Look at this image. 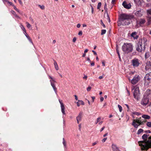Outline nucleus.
I'll return each mask as SVG.
<instances>
[{"mask_svg": "<svg viewBox=\"0 0 151 151\" xmlns=\"http://www.w3.org/2000/svg\"><path fill=\"white\" fill-rule=\"evenodd\" d=\"M135 72V71H131L130 73L129 74L130 75H133L134 74V73Z\"/></svg>", "mask_w": 151, "mask_h": 151, "instance_id": "nucleus-44", "label": "nucleus"}, {"mask_svg": "<svg viewBox=\"0 0 151 151\" xmlns=\"http://www.w3.org/2000/svg\"><path fill=\"white\" fill-rule=\"evenodd\" d=\"M104 9L105 10L106 12H107V4L106 3H105L104 5Z\"/></svg>", "mask_w": 151, "mask_h": 151, "instance_id": "nucleus-28", "label": "nucleus"}, {"mask_svg": "<svg viewBox=\"0 0 151 151\" xmlns=\"http://www.w3.org/2000/svg\"><path fill=\"white\" fill-rule=\"evenodd\" d=\"M143 131V130L142 129H140L138 130L137 134H140L141 132H142Z\"/></svg>", "mask_w": 151, "mask_h": 151, "instance_id": "nucleus-24", "label": "nucleus"}, {"mask_svg": "<svg viewBox=\"0 0 151 151\" xmlns=\"http://www.w3.org/2000/svg\"><path fill=\"white\" fill-rule=\"evenodd\" d=\"M91 87L88 86L87 89V91H89L91 90Z\"/></svg>", "mask_w": 151, "mask_h": 151, "instance_id": "nucleus-42", "label": "nucleus"}, {"mask_svg": "<svg viewBox=\"0 0 151 151\" xmlns=\"http://www.w3.org/2000/svg\"><path fill=\"white\" fill-rule=\"evenodd\" d=\"M106 32V30L105 29H102L101 30V35H103L105 34Z\"/></svg>", "mask_w": 151, "mask_h": 151, "instance_id": "nucleus-29", "label": "nucleus"}, {"mask_svg": "<svg viewBox=\"0 0 151 151\" xmlns=\"http://www.w3.org/2000/svg\"><path fill=\"white\" fill-rule=\"evenodd\" d=\"M103 78V76H100L99 77V79H101Z\"/></svg>", "mask_w": 151, "mask_h": 151, "instance_id": "nucleus-64", "label": "nucleus"}, {"mask_svg": "<svg viewBox=\"0 0 151 151\" xmlns=\"http://www.w3.org/2000/svg\"><path fill=\"white\" fill-rule=\"evenodd\" d=\"M82 35V31H80L78 33L79 35Z\"/></svg>", "mask_w": 151, "mask_h": 151, "instance_id": "nucleus-47", "label": "nucleus"}, {"mask_svg": "<svg viewBox=\"0 0 151 151\" xmlns=\"http://www.w3.org/2000/svg\"><path fill=\"white\" fill-rule=\"evenodd\" d=\"M101 5V2H99L98 4L97 8L98 9H100Z\"/></svg>", "mask_w": 151, "mask_h": 151, "instance_id": "nucleus-26", "label": "nucleus"}, {"mask_svg": "<svg viewBox=\"0 0 151 151\" xmlns=\"http://www.w3.org/2000/svg\"><path fill=\"white\" fill-rule=\"evenodd\" d=\"M147 12L150 14L151 15V9H148L147 10Z\"/></svg>", "mask_w": 151, "mask_h": 151, "instance_id": "nucleus-41", "label": "nucleus"}, {"mask_svg": "<svg viewBox=\"0 0 151 151\" xmlns=\"http://www.w3.org/2000/svg\"><path fill=\"white\" fill-rule=\"evenodd\" d=\"M142 138L143 140L138 142L139 146L141 147L142 150L147 151L149 149L151 148V137H149L147 139V135L144 134L142 135Z\"/></svg>", "mask_w": 151, "mask_h": 151, "instance_id": "nucleus-2", "label": "nucleus"}, {"mask_svg": "<svg viewBox=\"0 0 151 151\" xmlns=\"http://www.w3.org/2000/svg\"><path fill=\"white\" fill-rule=\"evenodd\" d=\"M146 21L144 18H140L137 21V24L140 26L142 27L145 23Z\"/></svg>", "mask_w": 151, "mask_h": 151, "instance_id": "nucleus-9", "label": "nucleus"}, {"mask_svg": "<svg viewBox=\"0 0 151 151\" xmlns=\"http://www.w3.org/2000/svg\"><path fill=\"white\" fill-rule=\"evenodd\" d=\"M87 78V76H85L84 77H83V79H86Z\"/></svg>", "mask_w": 151, "mask_h": 151, "instance_id": "nucleus-59", "label": "nucleus"}, {"mask_svg": "<svg viewBox=\"0 0 151 151\" xmlns=\"http://www.w3.org/2000/svg\"><path fill=\"white\" fill-rule=\"evenodd\" d=\"M139 122V121L138 120V119L136 120L134 119L133 121L132 125L135 128H137L139 125L136 124V123H138Z\"/></svg>", "mask_w": 151, "mask_h": 151, "instance_id": "nucleus-13", "label": "nucleus"}, {"mask_svg": "<svg viewBox=\"0 0 151 151\" xmlns=\"http://www.w3.org/2000/svg\"><path fill=\"white\" fill-rule=\"evenodd\" d=\"M12 13L13 14H14L15 16L16 17H17V18L19 17L16 14L15 12H14V11H12Z\"/></svg>", "mask_w": 151, "mask_h": 151, "instance_id": "nucleus-30", "label": "nucleus"}, {"mask_svg": "<svg viewBox=\"0 0 151 151\" xmlns=\"http://www.w3.org/2000/svg\"><path fill=\"white\" fill-rule=\"evenodd\" d=\"M144 12L142 9H139L134 14L137 17H140L143 16Z\"/></svg>", "mask_w": 151, "mask_h": 151, "instance_id": "nucleus-8", "label": "nucleus"}, {"mask_svg": "<svg viewBox=\"0 0 151 151\" xmlns=\"http://www.w3.org/2000/svg\"><path fill=\"white\" fill-rule=\"evenodd\" d=\"M107 138L106 137L104 138L102 140V142H104L106 141V140L107 139Z\"/></svg>", "mask_w": 151, "mask_h": 151, "instance_id": "nucleus-45", "label": "nucleus"}, {"mask_svg": "<svg viewBox=\"0 0 151 151\" xmlns=\"http://www.w3.org/2000/svg\"><path fill=\"white\" fill-rule=\"evenodd\" d=\"M150 56L149 53V52H146L145 55V57L146 58H147Z\"/></svg>", "mask_w": 151, "mask_h": 151, "instance_id": "nucleus-25", "label": "nucleus"}, {"mask_svg": "<svg viewBox=\"0 0 151 151\" xmlns=\"http://www.w3.org/2000/svg\"><path fill=\"white\" fill-rule=\"evenodd\" d=\"M133 96L134 98L138 100L140 98V93L139 88H136L133 91Z\"/></svg>", "mask_w": 151, "mask_h": 151, "instance_id": "nucleus-7", "label": "nucleus"}, {"mask_svg": "<svg viewBox=\"0 0 151 151\" xmlns=\"http://www.w3.org/2000/svg\"><path fill=\"white\" fill-rule=\"evenodd\" d=\"M147 126L149 127H151V122H147L146 124Z\"/></svg>", "mask_w": 151, "mask_h": 151, "instance_id": "nucleus-27", "label": "nucleus"}, {"mask_svg": "<svg viewBox=\"0 0 151 151\" xmlns=\"http://www.w3.org/2000/svg\"><path fill=\"white\" fill-rule=\"evenodd\" d=\"M147 66H151V62L150 61H148L147 63Z\"/></svg>", "mask_w": 151, "mask_h": 151, "instance_id": "nucleus-36", "label": "nucleus"}, {"mask_svg": "<svg viewBox=\"0 0 151 151\" xmlns=\"http://www.w3.org/2000/svg\"><path fill=\"white\" fill-rule=\"evenodd\" d=\"M22 30L24 31V32H25V34H26V30H25L24 27L23 25H22Z\"/></svg>", "mask_w": 151, "mask_h": 151, "instance_id": "nucleus-35", "label": "nucleus"}, {"mask_svg": "<svg viewBox=\"0 0 151 151\" xmlns=\"http://www.w3.org/2000/svg\"><path fill=\"white\" fill-rule=\"evenodd\" d=\"M88 51V50L87 49H86L84 51V53H86V52H87Z\"/></svg>", "mask_w": 151, "mask_h": 151, "instance_id": "nucleus-62", "label": "nucleus"}, {"mask_svg": "<svg viewBox=\"0 0 151 151\" xmlns=\"http://www.w3.org/2000/svg\"><path fill=\"white\" fill-rule=\"evenodd\" d=\"M125 105L126 106L127 108H128L127 111H128L129 109V106L128 105H127V104H125Z\"/></svg>", "mask_w": 151, "mask_h": 151, "instance_id": "nucleus-58", "label": "nucleus"}, {"mask_svg": "<svg viewBox=\"0 0 151 151\" xmlns=\"http://www.w3.org/2000/svg\"><path fill=\"white\" fill-rule=\"evenodd\" d=\"M151 93L149 89L147 90L145 93V95L144 96L141 102V104L143 106H146L149 101V97L150 96Z\"/></svg>", "mask_w": 151, "mask_h": 151, "instance_id": "nucleus-4", "label": "nucleus"}, {"mask_svg": "<svg viewBox=\"0 0 151 151\" xmlns=\"http://www.w3.org/2000/svg\"><path fill=\"white\" fill-rule=\"evenodd\" d=\"M92 52L95 55H97V54L96 52L94 51V50H93L92 51Z\"/></svg>", "mask_w": 151, "mask_h": 151, "instance_id": "nucleus-60", "label": "nucleus"}, {"mask_svg": "<svg viewBox=\"0 0 151 151\" xmlns=\"http://www.w3.org/2000/svg\"><path fill=\"white\" fill-rule=\"evenodd\" d=\"M26 24H27V27L28 28H29L31 27V25L29 23H28V22H26Z\"/></svg>", "mask_w": 151, "mask_h": 151, "instance_id": "nucleus-31", "label": "nucleus"}, {"mask_svg": "<svg viewBox=\"0 0 151 151\" xmlns=\"http://www.w3.org/2000/svg\"><path fill=\"white\" fill-rule=\"evenodd\" d=\"M139 78L138 75H136L131 80V83L133 85L136 84L139 81Z\"/></svg>", "mask_w": 151, "mask_h": 151, "instance_id": "nucleus-11", "label": "nucleus"}, {"mask_svg": "<svg viewBox=\"0 0 151 151\" xmlns=\"http://www.w3.org/2000/svg\"><path fill=\"white\" fill-rule=\"evenodd\" d=\"M56 70H58L59 69V67H55Z\"/></svg>", "mask_w": 151, "mask_h": 151, "instance_id": "nucleus-61", "label": "nucleus"}, {"mask_svg": "<svg viewBox=\"0 0 151 151\" xmlns=\"http://www.w3.org/2000/svg\"><path fill=\"white\" fill-rule=\"evenodd\" d=\"M118 48H119L118 46L117 45H116V52H117V54L118 55V56H119V58H120V56L119 50H118Z\"/></svg>", "mask_w": 151, "mask_h": 151, "instance_id": "nucleus-21", "label": "nucleus"}, {"mask_svg": "<svg viewBox=\"0 0 151 151\" xmlns=\"http://www.w3.org/2000/svg\"><path fill=\"white\" fill-rule=\"evenodd\" d=\"M134 18L133 15H128L125 13L121 14L119 17L118 25L120 26L122 25L123 26L129 25L130 23V20Z\"/></svg>", "mask_w": 151, "mask_h": 151, "instance_id": "nucleus-1", "label": "nucleus"}, {"mask_svg": "<svg viewBox=\"0 0 151 151\" xmlns=\"http://www.w3.org/2000/svg\"><path fill=\"white\" fill-rule=\"evenodd\" d=\"M91 13L93 14V8L91 5Z\"/></svg>", "mask_w": 151, "mask_h": 151, "instance_id": "nucleus-43", "label": "nucleus"}, {"mask_svg": "<svg viewBox=\"0 0 151 151\" xmlns=\"http://www.w3.org/2000/svg\"><path fill=\"white\" fill-rule=\"evenodd\" d=\"M118 108H119V111L120 112H121L122 110V107L119 105H118Z\"/></svg>", "mask_w": 151, "mask_h": 151, "instance_id": "nucleus-34", "label": "nucleus"}, {"mask_svg": "<svg viewBox=\"0 0 151 151\" xmlns=\"http://www.w3.org/2000/svg\"><path fill=\"white\" fill-rule=\"evenodd\" d=\"M105 61H102V63L103 65L105 66Z\"/></svg>", "mask_w": 151, "mask_h": 151, "instance_id": "nucleus-57", "label": "nucleus"}, {"mask_svg": "<svg viewBox=\"0 0 151 151\" xmlns=\"http://www.w3.org/2000/svg\"><path fill=\"white\" fill-rule=\"evenodd\" d=\"M76 37H74L73 38V42H75L76 41Z\"/></svg>", "mask_w": 151, "mask_h": 151, "instance_id": "nucleus-48", "label": "nucleus"}, {"mask_svg": "<svg viewBox=\"0 0 151 151\" xmlns=\"http://www.w3.org/2000/svg\"><path fill=\"white\" fill-rule=\"evenodd\" d=\"M142 117L146 119H150V116L146 114H144L142 116Z\"/></svg>", "mask_w": 151, "mask_h": 151, "instance_id": "nucleus-18", "label": "nucleus"}, {"mask_svg": "<svg viewBox=\"0 0 151 151\" xmlns=\"http://www.w3.org/2000/svg\"><path fill=\"white\" fill-rule=\"evenodd\" d=\"M54 65L55 66H56L58 65L57 63L56 62V61H54Z\"/></svg>", "mask_w": 151, "mask_h": 151, "instance_id": "nucleus-53", "label": "nucleus"}, {"mask_svg": "<svg viewBox=\"0 0 151 151\" xmlns=\"http://www.w3.org/2000/svg\"><path fill=\"white\" fill-rule=\"evenodd\" d=\"M145 133H151V132L150 130H147L145 131Z\"/></svg>", "mask_w": 151, "mask_h": 151, "instance_id": "nucleus-50", "label": "nucleus"}, {"mask_svg": "<svg viewBox=\"0 0 151 151\" xmlns=\"http://www.w3.org/2000/svg\"><path fill=\"white\" fill-rule=\"evenodd\" d=\"M100 21L101 22V24L104 27H105V26L102 20H101Z\"/></svg>", "mask_w": 151, "mask_h": 151, "instance_id": "nucleus-38", "label": "nucleus"}, {"mask_svg": "<svg viewBox=\"0 0 151 151\" xmlns=\"http://www.w3.org/2000/svg\"><path fill=\"white\" fill-rule=\"evenodd\" d=\"M74 96L75 97V99L76 100H78V97H77V96L76 95H74Z\"/></svg>", "mask_w": 151, "mask_h": 151, "instance_id": "nucleus-56", "label": "nucleus"}, {"mask_svg": "<svg viewBox=\"0 0 151 151\" xmlns=\"http://www.w3.org/2000/svg\"><path fill=\"white\" fill-rule=\"evenodd\" d=\"M91 98L92 99V100H93V101H92V102H94V100L95 99V97L94 96H92L91 97Z\"/></svg>", "mask_w": 151, "mask_h": 151, "instance_id": "nucleus-55", "label": "nucleus"}, {"mask_svg": "<svg viewBox=\"0 0 151 151\" xmlns=\"http://www.w3.org/2000/svg\"><path fill=\"white\" fill-rule=\"evenodd\" d=\"M134 1L138 5L140 4L141 3L140 0H134Z\"/></svg>", "mask_w": 151, "mask_h": 151, "instance_id": "nucleus-23", "label": "nucleus"}, {"mask_svg": "<svg viewBox=\"0 0 151 151\" xmlns=\"http://www.w3.org/2000/svg\"><path fill=\"white\" fill-rule=\"evenodd\" d=\"M63 145L64 147L65 148H66L67 146H66V141H65L64 138H63Z\"/></svg>", "mask_w": 151, "mask_h": 151, "instance_id": "nucleus-20", "label": "nucleus"}, {"mask_svg": "<svg viewBox=\"0 0 151 151\" xmlns=\"http://www.w3.org/2000/svg\"><path fill=\"white\" fill-rule=\"evenodd\" d=\"M77 105L78 106H80V104H79L78 101L77 102Z\"/></svg>", "mask_w": 151, "mask_h": 151, "instance_id": "nucleus-63", "label": "nucleus"}, {"mask_svg": "<svg viewBox=\"0 0 151 151\" xmlns=\"http://www.w3.org/2000/svg\"><path fill=\"white\" fill-rule=\"evenodd\" d=\"M25 36H26V37H27L28 38V39L29 40V41L31 42L32 43V41L31 40V38H30V37H29V36L27 35V33H26V34H25Z\"/></svg>", "mask_w": 151, "mask_h": 151, "instance_id": "nucleus-22", "label": "nucleus"}, {"mask_svg": "<svg viewBox=\"0 0 151 151\" xmlns=\"http://www.w3.org/2000/svg\"><path fill=\"white\" fill-rule=\"evenodd\" d=\"M144 81L145 83L148 85L151 83V73L147 74L144 78Z\"/></svg>", "mask_w": 151, "mask_h": 151, "instance_id": "nucleus-6", "label": "nucleus"}, {"mask_svg": "<svg viewBox=\"0 0 151 151\" xmlns=\"http://www.w3.org/2000/svg\"><path fill=\"white\" fill-rule=\"evenodd\" d=\"M82 115V112H80L79 113L78 115L76 117L77 122V123L78 124L79 123V121L81 120Z\"/></svg>", "mask_w": 151, "mask_h": 151, "instance_id": "nucleus-15", "label": "nucleus"}, {"mask_svg": "<svg viewBox=\"0 0 151 151\" xmlns=\"http://www.w3.org/2000/svg\"><path fill=\"white\" fill-rule=\"evenodd\" d=\"M59 101L60 104L61 111L62 113L64 115H65V107L64 106L63 103L62 102L61 100H60V99H59Z\"/></svg>", "mask_w": 151, "mask_h": 151, "instance_id": "nucleus-12", "label": "nucleus"}, {"mask_svg": "<svg viewBox=\"0 0 151 151\" xmlns=\"http://www.w3.org/2000/svg\"><path fill=\"white\" fill-rule=\"evenodd\" d=\"M147 40L145 38L139 39L136 47L137 51L141 52L142 51L145 50V46L147 45Z\"/></svg>", "mask_w": 151, "mask_h": 151, "instance_id": "nucleus-3", "label": "nucleus"}, {"mask_svg": "<svg viewBox=\"0 0 151 151\" xmlns=\"http://www.w3.org/2000/svg\"><path fill=\"white\" fill-rule=\"evenodd\" d=\"M132 114H135L137 115H139L140 114V113L136 112H134L132 113Z\"/></svg>", "mask_w": 151, "mask_h": 151, "instance_id": "nucleus-32", "label": "nucleus"}, {"mask_svg": "<svg viewBox=\"0 0 151 151\" xmlns=\"http://www.w3.org/2000/svg\"><path fill=\"white\" fill-rule=\"evenodd\" d=\"M139 60L137 58H134L132 60V62L133 66H138L139 64Z\"/></svg>", "mask_w": 151, "mask_h": 151, "instance_id": "nucleus-10", "label": "nucleus"}, {"mask_svg": "<svg viewBox=\"0 0 151 151\" xmlns=\"http://www.w3.org/2000/svg\"><path fill=\"white\" fill-rule=\"evenodd\" d=\"M39 6H40V8L42 9H44L45 8V7L44 6H43V5H42V6L40 5H39Z\"/></svg>", "mask_w": 151, "mask_h": 151, "instance_id": "nucleus-46", "label": "nucleus"}, {"mask_svg": "<svg viewBox=\"0 0 151 151\" xmlns=\"http://www.w3.org/2000/svg\"><path fill=\"white\" fill-rule=\"evenodd\" d=\"M50 81L51 83V86H52V88H53V89L55 92L57 94V88L55 87L54 83L53 82H52L51 80H50Z\"/></svg>", "mask_w": 151, "mask_h": 151, "instance_id": "nucleus-16", "label": "nucleus"}, {"mask_svg": "<svg viewBox=\"0 0 151 151\" xmlns=\"http://www.w3.org/2000/svg\"><path fill=\"white\" fill-rule=\"evenodd\" d=\"M122 5L125 8L127 9H130L131 6L130 4H127L125 1L123 2Z\"/></svg>", "mask_w": 151, "mask_h": 151, "instance_id": "nucleus-14", "label": "nucleus"}, {"mask_svg": "<svg viewBox=\"0 0 151 151\" xmlns=\"http://www.w3.org/2000/svg\"><path fill=\"white\" fill-rule=\"evenodd\" d=\"M104 99V98L103 97H101L100 98V101L101 102H102Z\"/></svg>", "mask_w": 151, "mask_h": 151, "instance_id": "nucleus-51", "label": "nucleus"}, {"mask_svg": "<svg viewBox=\"0 0 151 151\" xmlns=\"http://www.w3.org/2000/svg\"><path fill=\"white\" fill-rule=\"evenodd\" d=\"M105 127H104H104H102L101 128V130H100V132H102V131H103V130L105 128Z\"/></svg>", "mask_w": 151, "mask_h": 151, "instance_id": "nucleus-54", "label": "nucleus"}, {"mask_svg": "<svg viewBox=\"0 0 151 151\" xmlns=\"http://www.w3.org/2000/svg\"><path fill=\"white\" fill-rule=\"evenodd\" d=\"M78 102H81V104L82 105H84V102H83V101L82 100H78Z\"/></svg>", "mask_w": 151, "mask_h": 151, "instance_id": "nucleus-37", "label": "nucleus"}, {"mask_svg": "<svg viewBox=\"0 0 151 151\" xmlns=\"http://www.w3.org/2000/svg\"><path fill=\"white\" fill-rule=\"evenodd\" d=\"M101 119L100 117L98 118L97 119L96 122V124H97L99 121Z\"/></svg>", "mask_w": 151, "mask_h": 151, "instance_id": "nucleus-39", "label": "nucleus"}, {"mask_svg": "<svg viewBox=\"0 0 151 151\" xmlns=\"http://www.w3.org/2000/svg\"><path fill=\"white\" fill-rule=\"evenodd\" d=\"M122 49L124 52L128 53L132 51V46L131 44L124 43L122 46Z\"/></svg>", "mask_w": 151, "mask_h": 151, "instance_id": "nucleus-5", "label": "nucleus"}, {"mask_svg": "<svg viewBox=\"0 0 151 151\" xmlns=\"http://www.w3.org/2000/svg\"><path fill=\"white\" fill-rule=\"evenodd\" d=\"M49 77L51 79H52V80H51V81L53 82L54 83L55 82V81L50 76H49Z\"/></svg>", "mask_w": 151, "mask_h": 151, "instance_id": "nucleus-40", "label": "nucleus"}, {"mask_svg": "<svg viewBox=\"0 0 151 151\" xmlns=\"http://www.w3.org/2000/svg\"><path fill=\"white\" fill-rule=\"evenodd\" d=\"M136 32H133L131 34V36L133 37L134 38L137 39L138 37V36H136V37H135V35H136Z\"/></svg>", "mask_w": 151, "mask_h": 151, "instance_id": "nucleus-19", "label": "nucleus"}, {"mask_svg": "<svg viewBox=\"0 0 151 151\" xmlns=\"http://www.w3.org/2000/svg\"><path fill=\"white\" fill-rule=\"evenodd\" d=\"M98 142H97V141L93 142V143H92V145L94 146V145H95L96 144H97V143Z\"/></svg>", "mask_w": 151, "mask_h": 151, "instance_id": "nucleus-49", "label": "nucleus"}, {"mask_svg": "<svg viewBox=\"0 0 151 151\" xmlns=\"http://www.w3.org/2000/svg\"><path fill=\"white\" fill-rule=\"evenodd\" d=\"M139 121V122L138 123H137L139 124V125L142 124H143V122H142L141 120L138 119Z\"/></svg>", "mask_w": 151, "mask_h": 151, "instance_id": "nucleus-33", "label": "nucleus"}, {"mask_svg": "<svg viewBox=\"0 0 151 151\" xmlns=\"http://www.w3.org/2000/svg\"><path fill=\"white\" fill-rule=\"evenodd\" d=\"M112 148L113 151H119V148L116 146L114 144L112 145Z\"/></svg>", "mask_w": 151, "mask_h": 151, "instance_id": "nucleus-17", "label": "nucleus"}, {"mask_svg": "<svg viewBox=\"0 0 151 151\" xmlns=\"http://www.w3.org/2000/svg\"><path fill=\"white\" fill-rule=\"evenodd\" d=\"M81 26V24H78L77 25V27L78 28L80 27Z\"/></svg>", "mask_w": 151, "mask_h": 151, "instance_id": "nucleus-52", "label": "nucleus"}]
</instances>
